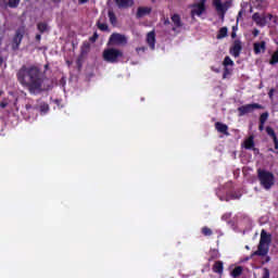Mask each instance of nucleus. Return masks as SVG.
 <instances>
[{
    "mask_svg": "<svg viewBox=\"0 0 278 278\" xmlns=\"http://www.w3.org/2000/svg\"><path fill=\"white\" fill-rule=\"evenodd\" d=\"M253 34H254V36H258L260 35V30L254 29Z\"/></svg>",
    "mask_w": 278,
    "mask_h": 278,
    "instance_id": "a19ab883",
    "label": "nucleus"
},
{
    "mask_svg": "<svg viewBox=\"0 0 278 278\" xmlns=\"http://www.w3.org/2000/svg\"><path fill=\"white\" fill-rule=\"evenodd\" d=\"M242 51V43L240 41H235L232 49L230 50L231 55L238 58Z\"/></svg>",
    "mask_w": 278,
    "mask_h": 278,
    "instance_id": "4468645a",
    "label": "nucleus"
},
{
    "mask_svg": "<svg viewBox=\"0 0 278 278\" xmlns=\"http://www.w3.org/2000/svg\"><path fill=\"white\" fill-rule=\"evenodd\" d=\"M213 7L215 11L220 16L222 21L225 20V14H227V10L231 8V1L229 0H213Z\"/></svg>",
    "mask_w": 278,
    "mask_h": 278,
    "instance_id": "39448f33",
    "label": "nucleus"
},
{
    "mask_svg": "<svg viewBox=\"0 0 278 278\" xmlns=\"http://www.w3.org/2000/svg\"><path fill=\"white\" fill-rule=\"evenodd\" d=\"M253 146H254L253 137H250V138H248V139L244 141V147H245L247 149H253Z\"/></svg>",
    "mask_w": 278,
    "mask_h": 278,
    "instance_id": "412c9836",
    "label": "nucleus"
},
{
    "mask_svg": "<svg viewBox=\"0 0 278 278\" xmlns=\"http://www.w3.org/2000/svg\"><path fill=\"white\" fill-rule=\"evenodd\" d=\"M266 131H267L268 136H271L275 139L276 136H275V130H273V128L267 127Z\"/></svg>",
    "mask_w": 278,
    "mask_h": 278,
    "instance_id": "2f4dec72",
    "label": "nucleus"
},
{
    "mask_svg": "<svg viewBox=\"0 0 278 278\" xmlns=\"http://www.w3.org/2000/svg\"><path fill=\"white\" fill-rule=\"evenodd\" d=\"M227 36V27H223L217 35V38H225Z\"/></svg>",
    "mask_w": 278,
    "mask_h": 278,
    "instance_id": "a878e982",
    "label": "nucleus"
},
{
    "mask_svg": "<svg viewBox=\"0 0 278 278\" xmlns=\"http://www.w3.org/2000/svg\"><path fill=\"white\" fill-rule=\"evenodd\" d=\"M205 1L207 0H200L191 7L192 16H201L205 12Z\"/></svg>",
    "mask_w": 278,
    "mask_h": 278,
    "instance_id": "0eeeda50",
    "label": "nucleus"
},
{
    "mask_svg": "<svg viewBox=\"0 0 278 278\" xmlns=\"http://www.w3.org/2000/svg\"><path fill=\"white\" fill-rule=\"evenodd\" d=\"M175 27H176V29L178 27H184V23H181V20L179 18V15H175Z\"/></svg>",
    "mask_w": 278,
    "mask_h": 278,
    "instance_id": "393cba45",
    "label": "nucleus"
},
{
    "mask_svg": "<svg viewBox=\"0 0 278 278\" xmlns=\"http://www.w3.org/2000/svg\"><path fill=\"white\" fill-rule=\"evenodd\" d=\"M258 179L265 190H270L275 186V175L270 172L258 169Z\"/></svg>",
    "mask_w": 278,
    "mask_h": 278,
    "instance_id": "7ed1b4c3",
    "label": "nucleus"
},
{
    "mask_svg": "<svg viewBox=\"0 0 278 278\" xmlns=\"http://www.w3.org/2000/svg\"><path fill=\"white\" fill-rule=\"evenodd\" d=\"M266 121H268V113H263L260 117V123L262 125H264V123H266Z\"/></svg>",
    "mask_w": 278,
    "mask_h": 278,
    "instance_id": "cd10ccee",
    "label": "nucleus"
},
{
    "mask_svg": "<svg viewBox=\"0 0 278 278\" xmlns=\"http://www.w3.org/2000/svg\"><path fill=\"white\" fill-rule=\"evenodd\" d=\"M97 27H98V29H100V31H108V29H110V27L108 26V24L101 23V22H98V23H97Z\"/></svg>",
    "mask_w": 278,
    "mask_h": 278,
    "instance_id": "aec40b11",
    "label": "nucleus"
},
{
    "mask_svg": "<svg viewBox=\"0 0 278 278\" xmlns=\"http://www.w3.org/2000/svg\"><path fill=\"white\" fill-rule=\"evenodd\" d=\"M109 21L111 23V25H116V23H118V20L116 17V14L114 13V11H109Z\"/></svg>",
    "mask_w": 278,
    "mask_h": 278,
    "instance_id": "a211bd4d",
    "label": "nucleus"
},
{
    "mask_svg": "<svg viewBox=\"0 0 278 278\" xmlns=\"http://www.w3.org/2000/svg\"><path fill=\"white\" fill-rule=\"evenodd\" d=\"M0 108H1L2 110H4V108H8V102H1V103H0Z\"/></svg>",
    "mask_w": 278,
    "mask_h": 278,
    "instance_id": "c9c22d12",
    "label": "nucleus"
},
{
    "mask_svg": "<svg viewBox=\"0 0 278 278\" xmlns=\"http://www.w3.org/2000/svg\"><path fill=\"white\" fill-rule=\"evenodd\" d=\"M260 131H264V124L261 123V125L258 126Z\"/></svg>",
    "mask_w": 278,
    "mask_h": 278,
    "instance_id": "ea45409f",
    "label": "nucleus"
},
{
    "mask_svg": "<svg viewBox=\"0 0 278 278\" xmlns=\"http://www.w3.org/2000/svg\"><path fill=\"white\" fill-rule=\"evenodd\" d=\"M232 38H236V33H232Z\"/></svg>",
    "mask_w": 278,
    "mask_h": 278,
    "instance_id": "49530a36",
    "label": "nucleus"
},
{
    "mask_svg": "<svg viewBox=\"0 0 278 278\" xmlns=\"http://www.w3.org/2000/svg\"><path fill=\"white\" fill-rule=\"evenodd\" d=\"M39 110L42 114H47V112H49V105L47 103H41Z\"/></svg>",
    "mask_w": 278,
    "mask_h": 278,
    "instance_id": "5701e85b",
    "label": "nucleus"
},
{
    "mask_svg": "<svg viewBox=\"0 0 278 278\" xmlns=\"http://www.w3.org/2000/svg\"><path fill=\"white\" fill-rule=\"evenodd\" d=\"M35 40H36V42H40L42 40V34H37L35 36Z\"/></svg>",
    "mask_w": 278,
    "mask_h": 278,
    "instance_id": "72a5a7b5",
    "label": "nucleus"
},
{
    "mask_svg": "<svg viewBox=\"0 0 278 278\" xmlns=\"http://www.w3.org/2000/svg\"><path fill=\"white\" fill-rule=\"evenodd\" d=\"M274 143H275V149H278V141H277V137H274Z\"/></svg>",
    "mask_w": 278,
    "mask_h": 278,
    "instance_id": "58836bf2",
    "label": "nucleus"
},
{
    "mask_svg": "<svg viewBox=\"0 0 278 278\" xmlns=\"http://www.w3.org/2000/svg\"><path fill=\"white\" fill-rule=\"evenodd\" d=\"M119 10H127L134 5V0H114Z\"/></svg>",
    "mask_w": 278,
    "mask_h": 278,
    "instance_id": "f8f14e48",
    "label": "nucleus"
},
{
    "mask_svg": "<svg viewBox=\"0 0 278 278\" xmlns=\"http://www.w3.org/2000/svg\"><path fill=\"white\" fill-rule=\"evenodd\" d=\"M37 29L40 34H45V33L49 31V24H47L45 22H40L37 24Z\"/></svg>",
    "mask_w": 278,
    "mask_h": 278,
    "instance_id": "dca6fc26",
    "label": "nucleus"
},
{
    "mask_svg": "<svg viewBox=\"0 0 278 278\" xmlns=\"http://www.w3.org/2000/svg\"><path fill=\"white\" fill-rule=\"evenodd\" d=\"M252 18L256 23V25H260V27H264V25H267L269 21H273V15L268 14L267 16H262L258 13H254Z\"/></svg>",
    "mask_w": 278,
    "mask_h": 278,
    "instance_id": "9d476101",
    "label": "nucleus"
},
{
    "mask_svg": "<svg viewBox=\"0 0 278 278\" xmlns=\"http://www.w3.org/2000/svg\"><path fill=\"white\" fill-rule=\"evenodd\" d=\"M268 244H270V235H268L266 230H262L258 250L252 255H260L261 257H264V255L268 253Z\"/></svg>",
    "mask_w": 278,
    "mask_h": 278,
    "instance_id": "20e7f679",
    "label": "nucleus"
},
{
    "mask_svg": "<svg viewBox=\"0 0 278 278\" xmlns=\"http://www.w3.org/2000/svg\"><path fill=\"white\" fill-rule=\"evenodd\" d=\"M224 66H233V61L231 60V58H229V56L225 58Z\"/></svg>",
    "mask_w": 278,
    "mask_h": 278,
    "instance_id": "bb28decb",
    "label": "nucleus"
},
{
    "mask_svg": "<svg viewBox=\"0 0 278 278\" xmlns=\"http://www.w3.org/2000/svg\"><path fill=\"white\" fill-rule=\"evenodd\" d=\"M137 53H144L147 51V47H139L136 49Z\"/></svg>",
    "mask_w": 278,
    "mask_h": 278,
    "instance_id": "473e14b6",
    "label": "nucleus"
},
{
    "mask_svg": "<svg viewBox=\"0 0 278 278\" xmlns=\"http://www.w3.org/2000/svg\"><path fill=\"white\" fill-rule=\"evenodd\" d=\"M148 14H151V8L149 7H139L137 10V18H142L143 16H147Z\"/></svg>",
    "mask_w": 278,
    "mask_h": 278,
    "instance_id": "ddd939ff",
    "label": "nucleus"
},
{
    "mask_svg": "<svg viewBox=\"0 0 278 278\" xmlns=\"http://www.w3.org/2000/svg\"><path fill=\"white\" fill-rule=\"evenodd\" d=\"M26 110H31V104H26Z\"/></svg>",
    "mask_w": 278,
    "mask_h": 278,
    "instance_id": "a18cd8bd",
    "label": "nucleus"
},
{
    "mask_svg": "<svg viewBox=\"0 0 278 278\" xmlns=\"http://www.w3.org/2000/svg\"><path fill=\"white\" fill-rule=\"evenodd\" d=\"M0 66H3V56H0Z\"/></svg>",
    "mask_w": 278,
    "mask_h": 278,
    "instance_id": "79ce46f5",
    "label": "nucleus"
},
{
    "mask_svg": "<svg viewBox=\"0 0 278 278\" xmlns=\"http://www.w3.org/2000/svg\"><path fill=\"white\" fill-rule=\"evenodd\" d=\"M173 31H175V26L172 27Z\"/></svg>",
    "mask_w": 278,
    "mask_h": 278,
    "instance_id": "de8ad7c7",
    "label": "nucleus"
},
{
    "mask_svg": "<svg viewBox=\"0 0 278 278\" xmlns=\"http://www.w3.org/2000/svg\"><path fill=\"white\" fill-rule=\"evenodd\" d=\"M172 22L175 23V14L170 15Z\"/></svg>",
    "mask_w": 278,
    "mask_h": 278,
    "instance_id": "37998d69",
    "label": "nucleus"
},
{
    "mask_svg": "<svg viewBox=\"0 0 278 278\" xmlns=\"http://www.w3.org/2000/svg\"><path fill=\"white\" fill-rule=\"evenodd\" d=\"M266 51V41L254 43V53H264Z\"/></svg>",
    "mask_w": 278,
    "mask_h": 278,
    "instance_id": "2eb2a0df",
    "label": "nucleus"
},
{
    "mask_svg": "<svg viewBox=\"0 0 278 278\" xmlns=\"http://www.w3.org/2000/svg\"><path fill=\"white\" fill-rule=\"evenodd\" d=\"M224 77H227V73L224 74Z\"/></svg>",
    "mask_w": 278,
    "mask_h": 278,
    "instance_id": "8fccbe9b",
    "label": "nucleus"
},
{
    "mask_svg": "<svg viewBox=\"0 0 278 278\" xmlns=\"http://www.w3.org/2000/svg\"><path fill=\"white\" fill-rule=\"evenodd\" d=\"M163 24L165 25V27H167V25H170V20H168V17H164Z\"/></svg>",
    "mask_w": 278,
    "mask_h": 278,
    "instance_id": "f704fd0d",
    "label": "nucleus"
},
{
    "mask_svg": "<svg viewBox=\"0 0 278 278\" xmlns=\"http://www.w3.org/2000/svg\"><path fill=\"white\" fill-rule=\"evenodd\" d=\"M21 4V0H9L8 5L9 8L16 9Z\"/></svg>",
    "mask_w": 278,
    "mask_h": 278,
    "instance_id": "6ab92c4d",
    "label": "nucleus"
},
{
    "mask_svg": "<svg viewBox=\"0 0 278 278\" xmlns=\"http://www.w3.org/2000/svg\"><path fill=\"white\" fill-rule=\"evenodd\" d=\"M24 37H25V26L18 27L15 31L13 39H12L11 47H12L13 51H18Z\"/></svg>",
    "mask_w": 278,
    "mask_h": 278,
    "instance_id": "423d86ee",
    "label": "nucleus"
},
{
    "mask_svg": "<svg viewBox=\"0 0 278 278\" xmlns=\"http://www.w3.org/2000/svg\"><path fill=\"white\" fill-rule=\"evenodd\" d=\"M152 3H155V0H151Z\"/></svg>",
    "mask_w": 278,
    "mask_h": 278,
    "instance_id": "09e8293b",
    "label": "nucleus"
},
{
    "mask_svg": "<svg viewBox=\"0 0 278 278\" xmlns=\"http://www.w3.org/2000/svg\"><path fill=\"white\" fill-rule=\"evenodd\" d=\"M273 94H275V89H270L269 90V93H268L269 99H273Z\"/></svg>",
    "mask_w": 278,
    "mask_h": 278,
    "instance_id": "e433bc0d",
    "label": "nucleus"
},
{
    "mask_svg": "<svg viewBox=\"0 0 278 278\" xmlns=\"http://www.w3.org/2000/svg\"><path fill=\"white\" fill-rule=\"evenodd\" d=\"M202 232L204 233V236H212V229L204 227L202 229Z\"/></svg>",
    "mask_w": 278,
    "mask_h": 278,
    "instance_id": "7c9ffc66",
    "label": "nucleus"
},
{
    "mask_svg": "<svg viewBox=\"0 0 278 278\" xmlns=\"http://www.w3.org/2000/svg\"><path fill=\"white\" fill-rule=\"evenodd\" d=\"M99 40V33L94 31L93 35L89 38V42H97Z\"/></svg>",
    "mask_w": 278,
    "mask_h": 278,
    "instance_id": "c85d7f7f",
    "label": "nucleus"
},
{
    "mask_svg": "<svg viewBox=\"0 0 278 278\" xmlns=\"http://www.w3.org/2000/svg\"><path fill=\"white\" fill-rule=\"evenodd\" d=\"M17 81L28 90L29 94L45 92L47 75L36 65H23L16 73Z\"/></svg>",
    "mask_w": 278,
    "mask_h": 278,
    "instance_id": "f257e3e1",
    "label": "nucleus"
},
{
    "mask_svg": "<svg viewBox=\"0 0 278 278\" xmlns=\"http://www.w3.org/2000/svg\"><path fill=\"white\" fill-rule=\"evenodd\" d=\"M242 275V267H236L232 270V277H240Z\"/></svg>",
    "mask_w": 278,
    "mask_h": 278,
    "instance_id": "b1692460",
    "label": "nucleus"
},
{
    "mask_svg": "<svg viewBox=\"0 0 278 278\" xmlns=\"http://www.w3.org/2000/svg\"><path fill=\"white\" fill-rule=\"evenodd\" d=\"M147 45L150 47L152 51H155V30H151L147 34Z\"/></svg>",
    "mask_w": 278,
    "mask_h": 278,
    "instance_id": "9b49d317",
    "label": "nucleus"
},
{
    "mask_svg": "<svg viewBox=\"0 0 278 278\" xmlns=\"http://www.w3.org/2000/svg\"><path fill=\"white\" fill-rule=\"evenodd\" d=\"M53 3H60L62 0H51Z\"/></svg>",
    "mask_w": 278,
    "mask_h": 278,
    "instance_id": "c03bdc74",
    "label": "nucleus"
},
{
    "mask_svg": "<svg viewBox=\"0 0 278 278\" xmlns=\"http://www.w3.org/2000/svg\"><path fill=\"white\" fill-rule=\"evenodd\" d=\"M214 273H223V263L217 262L213 267Z\"/></svg>",
    "mask_w": 278,
    "mask_h": 278,
    "instance_id": "4be33fe9",
    "label": "nucleus"
},
{
    "mask_svg": "<svg viewBox=\"0 0 278 278\" xmlns=\"http://www.w3.org/2000/svg\"><path fill=\"white\" fill-rule=\"evenodd\" d=\"M109 42H111V45H127V37L118 33H113L110 36Z\"/></svg>",
    "mask_w": 278,
    "mask_h": 278,
    "instance_id": "1a4fd4ad",
    "label": "nucleus"
},
{
    "mask_svg": "<svg viewBox=\"0 0 278 278\" xmlns=\"http://www.w3.org/2000/svg\"><path fill=\"white\" fill-rule=\"evenodd\" d=\"M88 1H89V0H78V3H79L80 5H84V3H88Z\"/></svg>",
    "mask_w": 278,
    "mask_h": 278,
    "instance_id": "4c0bfd02",
    "label": "nucleus"
},
{
    "mask_svg": "<svg viewBox=\"0 0 278 278\" xmlns=\"http://www.w3.org/2000/svg\"><path fill=\"white\" fill-rule=\"evenodd\" d=\"M215 127L217 131H219L220 134H225L226 136H229V132H227V129H228L227 125L222 123H216Z\"/></svg>",
    "mask_w": 278,
    "mask_h": 278,
    "instance_id": "f3484780",
    "label": "nucleus"
},
{
    "mask_svg": "<svg viewBox=\"0 0 278 278\" xmlns=\"http://www.w3.org/2000/svg\"><path fill=\"white\" fill-rule=\"evenodd\" d=\"M102 58L104 62H108L109 64H117L118 59L123 58V51L116 48L104 49L102 52Z\"/></svg>",
    "mask_w": 278,
    "mask_h": 278,
    "instance_id": "f03ea898",
    "label": "nucleus"
},
{
    "mask_svg": "<svg viewBox=\"0 0 278 278\" xmlns=\"http://www.w3.org/2000/svg\"><path fill=\"white\" fill-rule=\"evenodd\" d=\"M253 110H263V106L257 103L245 104L243 106H240L238 109L239 116H244V114H249V113L253 112Z\"/></svg>",
    "mask_w": 278,
    "mask_h": 278,
    "instance_id": "6e6552de",
    "label": "nucleus"
},
{
    "mask_svg": "<svg viewBox=\"0 0 278 278\" xmlns=\"http://www.w3.org/2000/svg\"><path fill=\"white\" fill-rule=\"evenodd\" d=\"M278 63V52H275L271 56L270 64H277Z\"/></svg>",
    "mask_w": 278,
    "mask_h": 278,
    "instance_id": "c756f323",
    "label": "nucleus"
}]
</instances>
